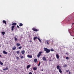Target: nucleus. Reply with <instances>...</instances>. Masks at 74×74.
Listing matches in <instances>:
<instances>
[{
	"label": "nucleus",
	"mask_w": 74,
	"mask_h": 74,
	"mask_svg": "<svg viewBox=\"0 0 74 74\" xmlns=\"http://www.w3.org/2000/svg\"><path fill=\"white\" fill-rule=\"evenodd\" d=\"M43 49L45 51H46V53H48L50 52V49L45 48H44Z\"/></svg>",
	"instance_id": "f257e3e1"
},
{
	"label": "nucleus",
	"mask_w": 74,
	"mask_h": 74,
	"mask_svg": "<svg viewBox=\"0 0 74 74\" xmlns=\"http://www.w3.org/2000/svg\"><path fill=\"white\" fill-rule=\"evenodd\" d=\"M41 53H42V51H41L39 52V53L37 55L38 58H40V57L41 56Z\"/></svg>",
	"instance_id": "f03ea898"
},
{
	"label": "nucleus",
	"mask_w": 74,
	"mask_h": 74,
	"mask_svg": "<svg viewBox=\"0 0 74 74\" xmlns=\"http://www.w3.org/2000/svg\"><path fill=\"white\" fill-rule=\"evenodd\" d=\"M32 30L34 31V32H38V30L34 28H32Z\"/></svg>",
	"instance_id": "7ed1b4c3"
},
{
	"label": "nucleus",
	"mask_w": 74,
	"mask_h": 74,
	"mask_svg": "<svg viewBox=\"0 0 74 74\" xmlns=\"http://www.w3.org/2000/svg\"><path fill=\"white\" fill-rule=\"evenodd\" d=\"M8 70V67H6L5 69H3V71H6V70Z\"/></svg>",
	"instance_id": "20e7f679"
},
{
	"label": "nucleus",
	"mask_w": 74,
	"mask_h": 74,
	"mask_svg": "<svg viewBox=\"0 0 74 74\" xmlns=\"http://www.w3.org/2000/svg\"><path fill=\"white\" fill-rule=\"evenodd\" d=\"M30 67H31V65H27V69L28 70V69H29Z\"/></svg>",
	"instance_id": "39448f33"
},
{
	"label": "nucleus",
	"mask_w": 74,
	"mask_h": 74,
	"mask_svg": "<svg viewBox=\"0 0 74 74\" xmlns=\"http://www.w3.org/2000/svg\"><path fill=\"white\" fill-rule=\"evenodd\" d=\"M42 59L45 61H47V59H46V58H45V57H43L42 58Z\"/></svg>",
	"instance_id": "423d86ee"
},
{
	"label": "nucleus",
	"mask_w": 74,
	"mask_h": 74,
	"mask_svg": "<svg viewBox=\"0 0 74 74\" xmlns=\"http://www.w3.org/2000/svg\"><path fill=\"white\" fill-rule=\"evenodd\" d=\"M27 56L28 58H32V55H28Z\"/></svg>",
	"instance_id": "0eeeda50"
},
{
	"label": "nucleus",
	"mask_w": 74,
	"mask_h": 74,
	"mask_svg": "<svg viewBox=\"0 0 74 74\" xmlns=\"http://www.w3.org/2000/svg\"><path fill=\"white\" fill-rule=\"evenodd\" d=\"M12 26H16V23H13L12 24Z\"/></svg>",
	"instance_id": "6e6552de"
},
{
	"label": "nucleus",
	"mask_w": 74,
	"mask_h": 74,
	"mask_svg": "<svg viewBox=\"0 0 74 74\" xmlns=\"http://www.w3.org/2000/svg\"><path fill=\"white\" fill-rule=\"evenodd\" d=\"M56 57L57 59H59V56L58 54L56 55Z\"/></svg>",
	"instance_id": "1a4fd4ad"
},
{
	"label": "nucleus",
	"mask_w": 74,
	"mask_h": 74,
	"mask_svg": "<svg viewBox=\"0 0 74 74\" xmlns=\"http://www.w3.org/2000/svg\"><path fill=\"white\" fill-rule=\"evenodd\" d=\"M12 31H13L14 30V27H15V26H13L12 27Z\"/></svg>",
	"instance_id": "9d476101"
},
{
	"label": "nucleus",
	"mask_w": 74,
	"mask_h": 74,
	"mask_svg": "<svg viewBox=\"0 0 74 74\" xmlns=\"http://www.w3.org/2000/svg\"><path fill=\"white\" fill-rule=\"evenodd\" d=\"M33 39H34V40H36V39H38V37H34Z\"/></svg>",
	"instance_id": "9b49d317"
},
{
	"label": "nucleus",
	"mask_w": 74,
	"mask_h": 74,
	"mask_svg": "<svg viewBox=\"0 0 74 74\" xmlns=\"http://www.w3.org/2000/svg\"><path fill=\"white\" fill-rule=\"evenodd\" d=\"M3 53L4 54H6V55L8 54V53L7 52H6L5 51H3Z\"/></svg>",
	"instance_id": "f8f14e48"
},
{
	"label": "nucleus",
	"mask_w": 74,
	"mask_h": 74,
	"mask_svg": "<svg viewBox=\"0 0 74 74\" xmlns=\"http://www.w3.org/2000/svg\"><path fill=\"white\" fill-rule=\"evenodd\" d=\"M16 49V47L15 46H14L13 47V48H12L13 50H15Z\"/></svg>",
	"instance_id": "ddd939ff"
},
{
	"label": "nucleus",
	"mask_w": 74,
	"mask_h": 74,
	"mask_svg": "<svg viewBox=\"0 0 74 74\" xmlns=\"http://www.w3.org/2000/svg\"><path fill=\"white\" fill-rule=\"evenodd\" d=\"M59 71L60 72V73H62V70H61L60 68L59 69Z\"/></svg>",
	"instance_id": "4468645a"
},
{
	"label": "nucleus",
	"mask_w": 74,
	"mask_h": 74,
	"mask_svg": "<svg viewBox=\"0 0 74 74\" xmlns=\"http://www.w3.org/2000/svg\"><path fill=\"white\" fill-rule=\"evenodd\" d=\"M3 23H5V25L7 24V23L6 22V21H5V20H3Z\"/></svg>",
	"instance_id": "2eb2a0df"
},
{
	"label": "nucleus",
	"mask_w": 74,
	"mask_h": 74,
	"mask_svg": "<svg viewBox=\"0 0 74 74\" xmlns=\"http://www.w3.org/2000/svg\"><path fill=\"white\" fill-rule=\"evenodd\" d=\"M37 58H35L34 60V62L35 63H37Z\"/></svg>",
	"instance_id": "dca6fc26"
},
{
	"label": "nucleus",
	"mask_w": 74,
	"mask_h": 74,
	"mask_svg": "<svg viewBox=\"0 0 74 74\" xmlns=\"http://www.w3.org/2000/svg\"><path fill=\"white\" fill-rule=\"evenodd\" d=\"M25 51L24 50H23L21 51V53L22 54H24V53H25Z\"/></svg>",
	"instance_id": "f3484780"
},
{
	"label": "nucleus",
	"mask_w": 74,
	"mask_h": 74,
	"mask_svg": "<svg viewBox=\"0 0 74 74\" xmlns=\"http://www.w3.org/2000/svg\"><path fill=\"white\" fill-rule=\"evenodd\" d=\"M37 69V67H34L33 68V69L34 70H36Z\"/></svg>",
	"instance_id": "a211bd4d"
},
{
	"label": "nucleus",
	"mask_w": 74,
	"mask_h": 74,
	"mask_svg": "<svg viewBox=\"0 0 74 74\" xmlns=\"http://www.w3.org/2000/svg\"><path fill=\"white\" fill-rule=\"evenodd\" d=\"M19 26L20 27L22 26H23V24L22 23H20L19 25Z\"/></svg>",
	"instance_id": "6ab92c4d"
},
{
	"label": "nucleus",
	"mask_w": 74,
	"mask_h": 74,
	"mask_svg": "<svg viewBox=\"0 0 74 74\" xmlns=\"http://www.w3.org/2000/svg\"><path fill=\"white\" fill-rule=\"evenodd\" d=\"M60 66H59L58 65V66H57V69H58H58L59 70V69H60Z\"/></svg>",
	"instance_id": "aec40b11"
},
{
	"label": "nucleus",
	"mask_w": 74,
	"mask_h": 74,
	"mask_svg": "<svg viewBox=\"0 0 74 74\" xmlns=\"http://www.w3.org/2000/svg\"><path fill=\"white\" fill-rule=\"evenodd\" d=\"M46 42L47 44V45H49V40H47Z\"/></svg>",
	"instance_id": "412c9836"
},
{
	"label": "nucleus",
	"mask_w": 74,
	"mask_h": 74,
	"mask_svg": "<svg viewBox=\"0 0 74 74\" xmlns=\"http://www.w3.org/2000/svg\"><path fill=\"white\" fill-rule=\"evenodd\" d=\"M50 51L51 52H53V51H54V50L53 49H50Z\"/></svg>",
	"instance_id": "4be33fe9"
},
{
	"label": "nucleus",
	"mask_w": 74,
	"mask_h": 74,
	"mask_svg": "<svg viewBox=\"0 0 74 74\" xmlns=\"http://www.w3.org/2000/svg\"><path fill=\"white\" fill-rule=\"evenodd\" d=\"M16 46H17V47H19V46H20V44L19 43H17Z\"/></svg>",
	"instance_id": "5701e85b"
},
{
	"label": "nucleus",
	"mask_w": 74,
	"mask_h": 74,
	"mask_svg": "<svg viewBox=\"0 0 74 74\" xmlns=\"http://www.w3.org/2000/svg\"><path fill=\"white\" fill-rule=\"evenodd\" d=\"M2 34H3V35H4V34H5V32H2Z\"/></svg>",
	"instance_id": "b1692460"
},
{
	"label": "nucleus",
	"mask_w": 74,
	"mask_h": 74,
	"mask_svg": "<svg viewBox=\"0 0 74 74\" xmlns=\"http://www.w3.org/2000/svg\"><path fill=\"white\" fill-rule=\"evenodd\" d=\"M14 40L15 41H18V39H17V38H15Z\"/></svg>",
	"instance_id": "393cba45"
},
{
	"label": "nucleus",
	"mask_w": 74,
	"mask_h": 74,
	"mask_svg": "<svg viewBox=\"0 0 74 74\" xmlns=\"http://www.w3.org/2000/svg\"><path fill=\"white\" fill-rule=\"evenodd\" d=\"M0 64H1V65H3V62H1V61H0Z\"/></svg>",
	"instance_id": "a878e982"
},
{
	"label": "nucleus",
	"mask_w": 74,
	"mask_h": 74,
	"mask_svg": "<svg viewBox=\"0 0 74 74\" xmlns=\"http://www.w3.org/2000/svg\"><path fill=\"white\" fill-rule=\"evenodd\" d=\"M20 52H19V51H16V53H17V54H19V53Z\"/></svg>",
	"instance_id": "bb28decb"
},
{
	"label": "nucleus",
	"mask_w": 74,
	"mask_h": 74,
	"mask_svg": "<svg viewBox=\"0 0 74 74\" xmlns=\"http://www.w3.org/2000/svg\"><path fill=\"white\" fill-rule=\"evenodd\" d=\"M66 59L67 60H69V57H67L66 58Z\"/></svg>",
	"instance_id": "cd10ccee"
},
{
	"label": "nucleus",
	"mask_w": 74,
	"mask_h": 74,
	"mask_svg": "<svg viewBox=\"0 0 74 74\" xmlns=\"http://www.w3.org/2000/svg\"><path fill=\"white\" fill-rule=\"evenodd\" d=\"M16 58L17 60H18V59H19V58L17 56L16 57Z\"/></svg>",
	"instance_id": "c85d7f7f"
},
{
	"label": "nucleus",
	"mask_w": 74,
	"mask_h": 74,
	"mask_svg": "<svg viewBox=\"0 0 74 74\" xmlns=\"http://www.w3.org/2000/svg\"><path fill=\"white\" fill-rule=\"evenodd\" d=\"M41 64V62H40L38 64V66H40V64Z\"/></svg>",
	"instance_id": "c756f323"
},
{
	"label": "nucleus",
	"mask_w": 74,
	"mask_h": 74,
	"mask_svg": "<svg viewBox=\"0 0 74 74\" xmlns=\"http://www.w3.org/2000/svg\"><path fill=\"white\" fill-rule=\"evenodd\" d=\"M38 39L39 41L40 42H41V40H40V39L39 38H38Z\"/></svg>",
	"instance_id": "7c9ffc66"
},
{
	"label": "nucleus",
	"mask_w": 74,
	"mask_h": 74,
	"mask_svg": "<svg viewBox=\"0 0 74 74\" xmlns=\"http://www.w3.org/2000/svg\"><path fill=\"white\" fill-rule=\"evenodd\" d=\"M22 48V47H18V49H21Z\"/></svg>",
	"instance_id": "2f4dec72"
},
{
	"label": "nucleus",
	"mask_w": 74,
	"mask_h": 74,
	"mask_svg": "<svg viewBox=\"0 0 74 74\" xmlns=\"http://www.w3.org/2000/svg\"><path fill=\"white\" fill-rule=\"evenodd\" d=\"M21 59H23V58H24V57H23V56H22L21 57Z\"/></svg>",
	"instance_id": "473e14b6"
},
{
	"label": "nucleus",
	"mask_w": 74,
	"mask_h": 74,
	"mask_svg": "<svg viewBox=\"0 0 74 74\" xmlns=\"http://www.w3.org/2000/svg\"><path fill=\"white\" fill-rule=\"evenodd\" d=\"M17 27H18V28H19V27L18 25H17Z\"/></svg>",
	"instance_id": "72a5a7b5"
},
{
	"label": "nucleus",
	"mask_w": 74,
	"mask_h": 74,
	"mask_svg": "<svg viewBox=\"0 0 74 74\" xmlns=\"http://www.w3.org/2000/svg\"><path fill=\"white\" fill-rule=\"evenodd\" d=\"M67 66V64H65L64 65V66H65V67H66V66Z\"/></svg>",
	"instance_id": "f704fd0d"
},
{
	"label": "nucleus",
	"mask_w": 74,
	"mask_h": 74,
	"mask_svg": "<svg viewBox=\"0 0 74 74\" xmlns=\"http://www.w3.org/2000/svg\"><path fill=\"white\" fill-rule=\"evenodd\" d=\"M29 74H32V72H29Z\"/></svg>",
	"instance_id": "c9c22d12"
},
{
	"label": "nucleus",
	"mask_w": 74,
	"mask_h": 74,
	"mask_svg": "<svg viewBox=\"0 0 74 74\" xmlns=\"http://www.w3.org/2000/svg\"><path fill=\"white\" fill-rule=\"evenodd\" d=\"M69 71H68V70H66V72H67V73H68V72H69Z\"/></svg>",
	"instance_id": "e433bc0d"
},
{
	"label": "nucleus",
	"mask_w": 74,
	"mask_h": 74,
	"mask_svg": "<svg viewBox=\"0 0 74 74\" xmlns=\"http://www.w3.org/2000/svg\"><path fill=\"white\" fill-rule=\"evenodd\" d=\"M29 42H32V40H30V41H29Z\"/></svg>",
	"instance_id": "4c0bfd02"
},
{
	"label": "nucleus",
	"mask_w": 74,
	"mask_h": 74,
	"mask_svg": "<svg viewBox=\"0 0 74 74\" xmlns=\"http://www.w3.org/2000/svg\"><path fill=\"white\" fill-rule=\"evenodd\" d=\"M69 74H71V72H69Z\"/></svg>",
	"instance_id": "58836bf2"
},
{
	"label": "nucleus",
	"mask_w": 74,
	"mask_h": 74,
	"mask_svg": "<svg viewBox=\"0 0 74 74\" xmlns=\"http://www.w3.org/2000/svg\"><path fill=\"white\" fill-rule=\"evenodd\" d=\"M66 55H68V53H66Z\"/></svg>",
	"instance_id": "ea45409f"
},
{
	"label": "nucleus",
	"mask_w": 74,
	"mask_h": 74,
	"mask_svg": "<svg viewBox=\"0 0 74 74\" xmlns=\"http://www.w3.org/2000/svg\"><path fill=\"white\" fill-rule=\"evenodd\" d=\"M1 57V55H0V57Z\"/></svg>",
	"instance_id": "a19ab883"
},
{
	"label": "nucleus",
	"mask_w": 74,
	"mask_h": 74,
	"mask_svg": "<svg viewBox=\"0 0 74 74\" xmlns=\"http://www.w3.org/2000/svg\"><path fill=\"white\" fill-rule=\"evenodd\" d=\"M0 47H1V46L0 45Z\"/></svg>",
	"instance_id": "79ce46f5"
},
{
	"label": "nucleus",
	"mask_w": 74,
	"mask_h": 74,
	"mask_svg": "<svg viewBox=\"0 0 74 74\" xmlns=\"http://www.w3.org/2000/svg\"><path fill=\"white\" fill-rule=\"evenodd\" d=\"M42 71H43V70H42Z\"/></svg>",
	"instance_id": "37998d69"
}]
</instances>
